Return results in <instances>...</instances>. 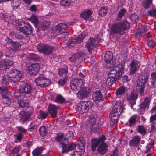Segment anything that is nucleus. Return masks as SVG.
Listing matches in <instances>:
<instances>
[{
    "label": "nucleus",
    "mask_w": 156,
    "mask_h": 156,
    "mask_svg": "<svg viewBox=\"0 0 156 156\" xmlns=\"http://www.w3.org/2000/svg\"><path fill=\"white\" fill-rule=\"evenodd\" d=\"M34 90L32 87L27 83L21 85L19 90L15 91L14 98L17 99L15 102L16 107H28L29 101L26 95H32L34 93Z\"/></svg>",
    "instance_id": "f257e3e1"
},
{
    "label": "nucleus",
    "mask_w": 156,
    "mask_h": 156,
    "mask_svg": "<svg viewBox=\"0 0 156 156\" xmlns=\"http://www.w3.org/2000/svg\"><path fill=\"white\" fill-rule=\"evenodd\" d=\"M124 62H122L117 65L114 69H112L109 72L106 81L108 85L111 86L121 78L124 72Z\"/></svg>",
    "instance_id": "f03ea898"
},
{
    "label": "nucleus",
    "mask_w": 156,
    "mask_h": 156,
    "mask_svg": "<svg viewBox=\"0 0 156 156\" xmlns=\"http://www.w3.org/2000/svg\"><path fill=\"white\" fill-rule=\"evenodd\" d=\"M130 23L126 20L118 23H114L110 27L111 33L123 35L126 33L125 31L130 28Z\"/></svg>",
    "instance_id": "7ed1b4c3"
},
{
    "label": "nucleus",
    "mask_w": 156,
    "mask_h": 156,
    "mask_svg": "<svg viewBox=\"0 0 156 156\" xmlns=\"http://www.w3.org/2000/svg\"><path fill=\"white\" fill-rule=\"evenodd\" d=\"M105 139L106 137L104 135L101 136L98 138L92 139L91 141V147L92 150L93 151H95L98 145L101 143L98 148V150L101 154H103L105 153L107 151L108 148L107 144L103 142Z\"/></svg>",
    "instance_id": "20e7f679"
},
{
    "label": "nucleus",
    "mask_w": 156,
    "mask_h": 156,
    "mask_svg": "<svg viewBox=\"0 0 156 156\" xmlns=\"http://www.w3.org/2000/svg\"><path fill=\"white\" fill-rule=\"evenodd\" d=\"M149 74L147 73L142 74L138 80L136 85V89L140 95H143L146 84L148 80Z\"/></svg>",
    "instance_id": "39448f33"
},
{
    "label": "nucleus",
    "mask_w": 156,
    "mask_h": 156,
    "mask_svg": "<svg viewBox=\"0 0 156 156\" xmlns=\"http://www.w3.org/2000/svg\"><path fill=\"white\" fill-rule=\"evenodd\" d=\"M16 28L20 33L29 35L32 32L33 28L27 22L20 21L16 23Z\"/></svg>",
    "instance_id": "423d86ee"
},
{
    "label": "nucleus",
    "mask_w": 156,
    "mask_h": 156,
    "mask_svg": "<svg viewBox=\"0 0 156 156\" xmlns=\"http://www.w3.org/2000/svg\"><path fill=\"white\" fill-rule=\"evenodd\" d=\"M86 54L84 52H77L72 55L69 59L73 64L83 62L86 57Z\"/></svg>",
    "instance_id": "0eeeda50"
},
{
    "label": "nucleus",
    "mask_w": 156,
    "mask_h": 156,
    "mask_svg": "<svg viewBox=\"0 0 156 156\" xmlns=\"http://www.w3.org/2000/svg\"><path fill=\"white\" fill-rule=\"evenodd\" d=\"M54 48L53 46L47 44H38L37 47V49L40 53L46 55L51 54Z\"/></svg>",
    "instance_id": "6e6552de"
},
{
    "label": "nucleus",
    "mask_w": 156,
    "mask_h": 156,
    "mask_svg": "<svg viewBox=\"0 0 156 156\" xmlns=\"http://www.w3.org/2000/svg\"><path fill=\"white\" fill-rule=\"evenodd\" d=\"M34 82L37 86L41 88L48 87L51 83V81L49 79L43 76H39L35 79Z\"/></svg>",
    "instance_id": "1a4fd4ad"
},
{
    "label": "nucleus",
    "mask_w": 156,
    "mask_h": 156,
    "mask_svg": "<svg viewBox=\"0 0 156 156\" xmlns=\"http://www.w3.org/2000/svg\"><path fill=\"white\" fill-rule=\"evenodd\" d=\"M83 81L82 79L76 78L73 80L70 83V86L72 90L77 91L82 88Z\"/></svg>",
    "instance_id": "9d476101"
},
{
    "label": "nucleus",
    "mask_w": 156,
    "mask_h": 156,
    "mask_svg": "<svg viewBox=\"0 0 156 156\" xmlns=\"http://www.w3.org/2000/svg\"><path fill=\"white\" fill-rule=\"evenodd\" d=\"M124 108H113L111 112V117L112 120H114L115 124L118 121V117L123 112Z\"/></svg>",
    "instance_id": "9b49d317"
},
{
    "label": "nucleus",
    "mask_w": 156,
    "mask_h": 156,
    "mask_svg": "<svg viewBox=\"0 0 156 156\" xmlns=\"http://www.w3.org/2000/svg\"><path fill=\"white\" fill-rule=\"evenodd\" d=\"M10 77L12 83L18 82L22 77V74L20 70L14 69L10 71Z\"/></svg>",
    "instance_id": "f8f14e48"
},
{
    "label": "nucleus",
    "mask_w": 156,
    "mask_h": 156,
    "mask_svg": "<svg viewBox=\"0 0 156 156\" xmlns=\"http://www.w3.org/2000/svg\"><path fill=\"white\" fill-rule=\"evenodd\" d=\"M68 28L66 24L63 23H60L57 25L53 28L52 30H51V33H53L52 36H55L57 35L55 34V33H57L60 34L66 32Z\"/></svg>",
    "instance_id": "ddd939ff"
},
{
    "label": "nucleus",
    "mask_w": 156,
    "mask_h": 156,
    "mask_svg": "<svg viewBox=\"0 0 156 156\" xmlns=\"http://www.w3.org/2000/svg\"><path fill=\"white\" fill-rule=\"evenodd\" d=\"M140 62L136 59H133L132 61L130 64V74L132 75L135 74L140 66Z\"/></svg>",
    "instance_id": "4468645a"
},
{
    "label": "nucleus",
    "mask_w": 156,
    "mask_h": 156,
    "mask_svg": "<svg viewBox=\"0 0 156 156\" xmlns=\"http://www.w3.org/2000/svg\"><path fill=\"white\" fill-rule=\"evenodd\" d=\"M138 97V94L137 93L133 90L127 97V99L130 105V106H132L136 104V100Z\"/></svg>",
    "instance_id": "2eb2a0df"
},
{
    "label": "nucleus",
    "mask_w": 156,
    "mask_h": 156,
    "mask_svg": "<svg viewBox=\"0 0 156 156\" xmlns=\"http://www.w3.org/2000/svg\"><path fill=\"white\" fill-rule=\"evenodd\" d=\"M40 65L38 63H34L30 65L28 67V71L30 75H36L39 72Z\"/></svg>",
    "instance_id": "dca6fc26"
},
{
    "label": "nucleus",
    "mask_w": 156,
    "mask_h": 156,
    "mask_svg": "<svg viewBox=\"0 0 156 156\" xmlns=\"http://www.w3.org/2000/svg\"><path fill=\"white\" fill-rule=\"evenodd\" d=\"M13 63L11 59L9 60L7 58H5V60H2L0 61V70H4L8 69L12 66Z\"/></svg>",
    "instance_id": "f3484780"
},
{
    "label": "nucleus",
    "mask_w": 156,
    "mask_h": 156,
    "mask_svg": "<svg viewBox=\"0 0 156 156\" xmlns=\"http://www.w3.org/2000/svg\"><path fill=\"white\" fill-rule=\"evenodd\" d=\"M92 99L96 103L101 102L103 103V98L102 94L100 90H97L92 94Z\"/></svg>",
    "instance_id": "a211bd4d"
},
{
    "label": "nucleus",
    "mask_w": 156,
    "mask_h": 156,
    "mask_svg": "<svg viewBox=\"0 0 156 156\" xmlns=\"http://www.w3.org/2000/svg\"><path fill=\"white\" fill-rule=\"evenodd\" d=\"M96 41L94 38L90 37L86 44V46L87 48L88 51L89 53L91 52L94 47L96 46Z\"/></svg>",
    "instance_id": "6ab92c4d"
},
{
    "label": "nucleus",
    "mask_w": 156,
    "mask_h": 156,
    "mask_svg": "<svg viewBox=\"0 0 156 156\" xmlns=\"http://www.w3.org/2000/svg\"><path fill=\"white\" fill-rule=\"evenodd\" d=\"M93 13V12L92 10L89 9H85L81 13L80 16L81 17L84 19V20L87 21Z\"/></svg>",
    "instance_id": "aec40b11"
},
{
    "label": "nucleus",
    "mask_w": 156,
    "mask_h": 156,
    "mask_svg": "<svg viewBox=\"0 0 156 156\" xmlns=\"http://www.w3.org/2000/svg\"><path fill=\"white\" fill-rule=\"evenodd\" d=\"M141 138L139 136H133L129 141V144L131 146L138 147L140 143Z\"/></svg>",
    "instance_id": "412c9836"
},
{
    "label": "nucleus",
    "mask_w": 156,
    "mask_h": 156,
    "mask_svg": "<svg viewBox=\"0 0 156 156\" xmlns=\"http://www.w3.org/2000/svg\"><path fill=\"white\" fill-rule=\"evenodd\" d=\"M10 92H7L5 94L2 96V102L6 105L4 106V107L9 106V105L11 103V101L10 99Z\"/></svg>",
    "instance_id": "4be33fe9"
},
{
    "label": "nucleus",
    "mask_w": 156,
    "mask_h": 156,
    "mask_svg": "<svg viewBox=\"0 0 156 156\" xmlns=\"http://www.w3.org/2000/svg\"><path fill=\"white\" fill-rule=\"evenodd\" d=\"M68 66L65 65H63L60 69H59L58 74L60 76L66 77L68 73Z\"/></svg>",
    "instance_id": "5701e85b"
},
{
    "label": "nucleus",
    "mask_w": 156,
    "mask_h": 156,
    "mask_svg": "<svg viewBox=\"0 0 156 156\" xmlns=\"http://www.w3.org/2000/svg\"><path fill=\"white\" fill-rule=\"evenodd\" d=\"M10 78V76L7 74H5L2 75L0 77V81L3 85H7L9 83Z\"/></svg>",
    "instance_id": "b1692460"
},
{
    "label": "nucleus",
    "mask_w": 156,
    "mask_h": 156,
    "mask_svg": "<svg viewBox=\"0 0 156 156\" xmlns=\"http://www.w3.org/2000/svg\"><path fill=\"white\" fill-rule=\"evenodd\" d=\"M113 58V53L109 51H108L105 53L104 59L106 63L109 64L111 62Z\"/></svg>",
    "instance_id": "393cba45"
},
{
    "label": "nucleus",
    "mask_w": 156,
    "mask_h": 156,
    "mask_svg": "<svg viewBox=\"0 0 156 156\" xmlns=\"http://www.w3.org/2000/svg\"><path fill=\"white\" fill-rule=\"evenodd\" d=\"M21 47V44L19 42H13L11 47L10 50L11 51L15 52L19 50L20 48Z\"/></svg>",
    "instance_id": "a878e982"
},
{
    "label": "nucleus",
    "mask_w": 156,
    "mask_h": 156,
    "mask_svg": "<svg viewBox=\"0 0 156 156\" xmlns=\"http://www.w3.org/2000/svg\"><path fill=\"white\" fill-rule=\"evenodd\" d=\"M151 77L152 80L151 82L150 87L151 88H154L156 87V72L152 73Z\"/></svg>",
    "instance_id": "bb28decb"
},
{
    "label": "nucleus",
    "mask_w": 156,
    "mask_h": 156,
    "mask_svg": "<svg viewBox=\"0 0 156 156\" xmlns=\"http://www.w3.org/2000/svg\"><path fill=\"white\" fill-rule=\"evenodd\" d=\"M21 115V120L23 122L27 120L30 116V114L28 112H25L24 111H21L20 112Z\"/></svg>",
    "instance_id": "cd10ccee"
},
{
    "label": "nucleus",
    "mask_w": 156,
    "mask_h": 156,
    "mask_svg": "<svg viewBox=\"0 0 156 156\" xmlns=\"http://www.w3.org/2000/svg\"><path fill=\"white\" fill-rule=\"evenodd\" d=\"M11 5L13 9H17L20 5L21 2L20 0H11Z\"/></svg>",
    "instance_id": "c85d7f7f"
},
{
    "label": "nucleus",
    "mask_w": 156,
    "mask_h": 156,
    "mask_svg": "<svg viewBox=\"0 0 156 156\" xmlns=\"http://www.w3.org/2000/svg\"><path fill=\"white\" fill-rule=\"evenodd\" d=\"M150 98L147 96L144 99L143 102L140 104V107H149L151 101Z\"/></svg>",
    "instance_id": "c756f323"
},
{
    "label": "nucleus",
    "mask_w": 156,
    "mask_h": 156,
    "mask_svg": "<svg viewBox=\"0 0 156 156\" xmlns=\"http://www.w3.org/2000/svg\"><path fill=\"white\" fill-rule=\"evenodd\" d=\"M78 91L77 93H76V94L80 95V98H87L89 94V91L87 90H83L82 91L80 90H77Z\"/></svg>",
    "instance_id": "7c9ffc66"
},
{
    "label": "nucleus",
    "mask_w": 156,
    "mask_h": 156,
    "mask_svg": "<svg viewBox=\"0 0 156 156\" xmlns=\"http://www.w3.org/2000/svg\"><path fill=\"white\" fill-rule=\"evenodd\" d=\"M126 89V88L125 86H120L117 89L116 91V95L117 96L119 95H122L125 93Z\"/></svg>",
    "instance_id": "2f4dec72"
},
{
    "label": "nucleus",
    "mask_w": 156,
    "mask_h": 156,
    "mask_svg": "<svg viewBox=\"0 0 156 156\" xmlns=\"http://www.w3.org/2000/svg\"><path fill=\"white\" fill-rule=\"evenodd\" d=\"M43 149L42 147H37L35 149L32 151L33 156H39L42 152Z\"/></svg>",
    "instance_id": "473e14b6"
},
{
    "label": "nucleus",
    "mask_w": 156,
    "mask_h": 156,
    "mask_svg": "<svg viewBox=\"0 0 156 156\" xmlns=\"http://www.w3.org/2000/svg\"><path fill=\"white\" fill-rule=\"evenodd\" d=\"M86 34L85 33H82L76 37V43H80L85 38Z\"/></svg>",
    "instance_id": "72a5a7b5"
},
{
    "label": "nucleus",
    "mask_w": 156,
    "mask_h": 156,
    "mask_svg": "<svg viewBox=\"0 0 156 156\" xmlns=\"http://www.w3.org/2000/svg\"><path fill=\"white\" fill-rule=\"evenodd\" d=\"M28 58L29 60H31L34 61H39L40 59V57L37 55L33 53L30 54Z\"/></svg>",
    "instance_id": "f704fd0d"
},
{
    "label": "nucleus",
    "mask_w": 156,
    "mask_h": 156,
    "mask_svg": "<svg viewBox=\"0 0 156 156\" xmlns=\"http://www.w3.org/2000/svg\"><path fill=\"white\" fill-rule=\"evenodd\" d=\"M153 0H145L142 3V5L145 9H147L149 8L152 3Z\"/></svg>",
    "instance_id": "c9c22d12"
},
{
    "label": "nucleus",
    "mask_w": 156,
    "mask_h": 156,
    "mask_svg": "<svg viewBox=\"0 0 156 156\" xmlns=\"http://www.w3.org/2000/svg\"><path fill=\"white\" fill-rule=\"evenodd\" d=\"M137 115H134L132 116L129 121V126H132L135 124L136 122Z\"/></svg>",
    "instance_id": "e433bc0d"
},
{
    "label": "nucleus",
    "mask_w": 156,
    "mask_h": 156,
    "mask_svg": "<svg viewBox=\"0 0 156 156\" xmlns=\"http://www.w3.org/2000/svg\"><path fill=\"white\" fill-rule=\"evenodd\" d=\"M49 23L46 21H43L41 24L39 26L40 29L42 30H44L47 29L49 27Z\"/></svg>",
    "instance_id": "4c0bfd02"
},
{
    "label": "nucleus",
    "mask_w": 156,
    "mask_h": 156,
    "mask_svg": "<svg viewBox=\"0 0 156 156\" xmlns=\"http://www.w3.org/2000/svg\"><path fill=\"white\" fill-rule=\"evenodd\" d=\"M48 111L51 117L54 118L56 116L57 114L56 108H48Z\"/></svg>",
    "instance_id": "58836bf2"
},
{
    "label": "nucleus",
    "mask_w": 156,
    "mask_h": 156,
    "mask_svg": "<svg viewBox=\"0 0 156 156\" xmlns=\"http://www.w3.org/2000/svg\"><path fill=\"white\" fill-rule=\"evenodd\" d=\"M108 9L105 7L101 8L99 11V15L101 16H104L107 14Z\"/></svg>",
    "instance_id": "ea45409f"
},
{
    "label": "nucleus",
    "mask_w": 156,
    "mask_h": 156,
    "mask_svg": "<svg viewBox=\"0 0 156 156\" xmlns=\"http://www.w3.org/2000/svg\"><path fill=\"white\" fill-rule=\"evenodd\" d=\"M29 20L34 23L35 27H37L38 24L37 18L36 16H32L29 18Z\"/></svg>",
    "instance_id": "a19ab883"
},
{
    "label": "nucleus",
    "mask_w": 156,
    "mask_h": 156,
    "mask_svg": "<svg viewBox=\"0 0 156 156\" xmlns=\"http://www.w3.org/2000/svg\"><path fill=\"white\" fill-rule=\"evenodd\" d=\"M65 101V99L60 95H58L55 98V101L58 103L62 104Z\"/></svg>",
    "instance_id": "79ce46f5"
},
{
    "label": "nucleus",
    "mask_w": 156,
    "mask_h": 156,
    "mask_svg": "<svg viewBox=\"0 0 156 156\" xmlns=\"http://www.w3.org/2000/svg\"><path fill=\"white\" fill-rule=\"evenodd\" d=\"M78 144L79 146L81 147L80 149L83 148L84 150L85 146V142L84 138L81 137L78 140Z\"/></svg>",
    "instance_id": "37998d69"
},
{
    "label": "nucleus",
    "mask_w": 156,
    "mask_h": 156,
    "mask_svg": "<svg viewBox=\"0 0 156 156\" xmlns=\"http://www.w3.org/2000/svg\"><path fill=\"white\" fill-rule=\"evenodd\" d=\"M85 151L83 148L79 149V150L74 151L72 154V156H81L84 154Z\"/></svg>",
    "instance_id": "c03bdc74"
},
{
    "label": "nucleus",
    "mask_w": 156,
    "mask_h": 156,
    "mask_svg": "<svg viewBox=\"0 0 156 156\" xmlns=\"http://www.w3.org/2000/svg\"><path fill=\"white\" fill-rule=\"evenodd\" d=\"M147 40V44L149 47L153 48L156 45V42L154 40L148 39Z\"/></svg>",
    "instance_id": "a18cd8bd"
},
{
    "label": "nucleus",
    "mask_w": 156,
    "mask_h": 156,
    "mask_svg": "<svg viewBox=\"0 0 156 156\" xmlns=\"http://www.w3.org/2000/svg\"><path fill=\"white\" fill-rule=\"evenodd\" d=\"M5 46L7 48H8L9 49V48H10L11 47L12 44L13 42V41L12 39L9 38H6L5 40Z\"/></svg>",
    "instance_id": "49530a36"
},
{
    "label": "nucleus",
    "mask_w": 156,
    "mask_h": 156,
    "mask_svg": "<svg viewBox=\"0 0 156 156\" xmlns=\"http://www.w3.org/2000/svg\"><path fill=\"white\" fill-rule=\"evenodd\" d=\"M65 140V137L63 136V133H59L56 137V140L59 142H62Z\"/></svg>",
    "instance_id": "de8ad7c7"
},
{
    "label": "nucleus",
    "mask_w": 156,
    "mask_h": 156,
    "mask_svg": "<svg viewBox=\"0 0 156 156\" xmlns=\"http://www.w3.org/2000/svg\"><path fill=\"white\" fill-rule=\"evenodd\" d=\"M11 35H12L13 37H14L15 38L19 39L22 40L24 38V36L19 33L15 32H11Z\"/></svg>",
    "instance_id": "09e8293b"
},
{
    "label": "nucleus",
    "mask_w": 156,
    "mask_h": 156,
    "mask_svg": "<svg viewBox=\"0 0 156 156\" xmlns=\"http://www.w3.org/2000/svg\"><path fill=\"white\" fill-rule=\"evenodd\" d=\"M39 132L40 135L42 136H44L47 133L46 128L44 126L40 127L39 129Z\"/></svg>",
    "instance_id": "8fccbe9b"
},
{
    "label": "nucleus",
    "mask_w": 156,
    "mask_h": 156,
    "mask_svg": "<svg viewBox=\"0 0 156 156\" xmlns=\"http://www.w3.org/2000/svg\"><path fill=\"white\" fill-rule=\"evenodd\" d=\"M137 131L139 133L143 135L145 134L146 132L144 127L141 125L138 126L137 128Z\"/></svg>",
    "instance_id": "3c124183"
},
{
    "label": "nucleus",
    "mask_w": 156,
    "mask_h": 156,
    "mask_svg": "<svg viewBox=\"0 0 156 156\" xmlns=\"http://www.w3.org/2000/svg\"><path fill=\"white\" fill-rule=\"evenodd\" d=\"M151 112L152 114L154 112L156 113L155 115H152L150 118V121L151 122L156 120V108H153L151 110Z\"/></svg>",
    "instance_id": "603ef678"
},
{
    "label": "nucleus",
    "mask_w": 156,
    "mask_h": 156,
    "mask_svg": "<svg viewBox=\"0 0 156 156\" xmlns=\"http://www.w3.org/2000/svg\"><path fill=\"white\" fill-rule=\"evenodd\" d=\"M71 0H62L60 1L61 4L64 6H68L71 3Z\"/></svg>",
    "instance_id": "864d4df0"
},
{
    "label": "nucleus",
    "mask_w": 156,
    "mask_h": 156,
    "mask_svg": "<svg viewBox=\"0 0 156 156\" xmlns=\"http://www.w3.org/2000/svg\"><path fill=\"white\" fill-rule=\"evenodd\" d=\"M126 12V10L125 8L122 9L119 12L118 17L120 19H122Z\"/></svg>",
    "instance_id": "5fc2aeb1"
},
{
    "label": "nucleus",
    "mask_w": 156,
    "mask_h": 156,
    "mask_svg": "<svg viewBox=\"0 0 156 156\" xmlns=\"http://www.w3.org/2000/svg\"><path fill=\"white\" fill-rule=\"evenodd\" d=\"M148 15L151 17L156 16V8L153 9L148 11Z\"/></svg>",
    "instance_id": "6e6d98bb"
},
{
    "label": "nucleus",
    "mask_w": 156,
    "mask_h": 156,
    "mask_svg": "<svg viewBox=\"0 0 156 156\" xmlns=\"http://www.w3.org/2000/svg\"><path fill=\"white\" fill-rule=\"evenodd\" d=\"M21 150V147L20 145L15 147L12 150V154H17L19 151Z\"/></svg>",
    "instance_id": "4d7b16f0"
},
{
    "label": "nucleus",
    "mask_w": 156,
    "mask_h": 156,
    "mask_svg": "<svg viewBox=\"0 0 156 156\" xmlns=\"http://www.w3.org/2000/svg\"><path fill=\"white\" fill-rule=\"evenodd\" d=\"M48 114V112H44L41 111H40V115L41 118L43 119H45L47 116Z\"/></svg>",
    "instance_id": "13d9d810"
},
{
    "label": "nucleus",
    "mask_w": 156,
    "mask_h": 156,
    "mask_svg": "<svg viewBox=\"0 0 156 156\" xmlns=\"http://www.w3.org/2000/svg\"><path fill=\"white\" fill-rule=\"evenodd\" d=\"M138 30L142 33L147 31V29L145 27L141 24H140L139 26Z\"/></svg>",
    "instance_id": "bf43d9fd"
},
{
    "label": "nucleus",
    "mask_w": 156,
    "mask_h": 156,
    "mask_svg": "<svg viewBox=\"0 0 156 156\" xmlns=\"http://www.w3.org/2000/svg\"><path fill=\"white\" fill-rule=\"evenodd\" d=\"M67 76L65 77L64 78L61 79L58 82V84L60 86H62L66 83Z\"/></svg>",
    "instance_id": "052dcab7"
},
{
    "label": "nucleus",
    "mask_w": 156,
    "mask_h": 156,
    "mask_svg": "<svg viewBox=\"0 0 156 156\" xmlns=\"http://www.w3.org/2000/svg\"><path fill=\"white\" fill-rule=\"evenodd\" d=\"M73 136V133L72 131H69L66 134V137H65L66 139H71Z\"/></svg>",
    "instance_id": "680f3d73"
},
{
    "label": "nucleus",
    "mask_w": 156,
    "mask_h": 156,
    "mask_svg": "<svg viewBox=\"0 0 156 156\" xmlns=\"http://www.w3.org/2000/svg\"><path fill=\"white\" fill-rule=\"evenodd\" d=\"M132 21H136L138 20V16L136 14H133L130 16Z\"/></svg>",
    "instance_id": "e2e57ef3"
},
{
    "label": "nucleus",
    "mask_w": 156,
    "mask_h": 156,
    "mask_svg": "<svg viewBox=\"0 0 156 156\" xmlns=\"http://www.w3.org/2000/svg\"><path fill=\"white\" fill-rule=\"evenodd\" d=\"M9 92L6 90V88L5 87H2L0 86V94H2V96L5 94L6 93Z\"/></svg>",
    "instance_id": "0e129e2a"
},
{
    "label": "nucleus",
    "mask_w": 156,
    "mask_h": 156,
    "mask_svg": "<svg viewBox=\"0 0 156 156\" xmlns=\"http://www.w3.org/2000/svg\"><path fill=\"white\" fill-rule=\"evenodd\" d=\"M87 103L85 102H82L80 103L79 105L77 107H89V106L87 105Z\"/></svg>",
    "instance_id": "69168bd1"
},
{
    "label": "nucleus",
    "mask_w": 156,
    "mask_h": 156,
    "mask_svg": "<svg viewBox=\"0 0 156 156\" xmlns=\"http://www.w3.org/2000/svg\"><path fill=\"white\" fill-rule=\"evenodd\" d=\"M36 6L34 4L32 5L30 7V10L31 11L36 12L37 11Z\"/></svg>",
    "instance_id": "338daca9"
},
{
    "label": "nucleus",
    "mask_w": 156,
    "mask_h": 156,
    "mask_svg": "<svg viewBox=\"0 0 156 156\" xmlns=\"http://www.w3.org/2000/svg\"><path fill=\"white\" fill-rule=\"evenodd\" d=\"M18 130L20 132V133H25L26 132V130L23 127L21 126L17 127Z\"/></svg>",
    "instance_id": "774afa93"
}]
</instances>
